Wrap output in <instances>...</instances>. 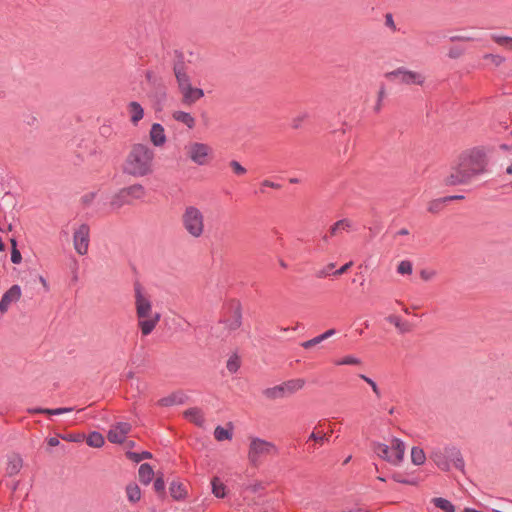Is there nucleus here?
<instances>
[{
    "mask_svg": "<svg viewBox=\"0 0 512 512\" xmlns=\"http://www.w3.org/2000/svg\"><path fill=\"white\" fill-rule=\"evenodd\" d=\"M343 512H369V511L366 509H363V508H352V509L344 510Z\"/></svg>",
    "mask_w": 512,
    "mask_h": 512,
    "instance_id": "64",
    "label": "nucleus"
},
{
    "mask_svg": "<svg viewBox=\"0 0 512 512\" xmlns=\"http://www.w3.org/2000/svg\"><path fill=\"white\" fill-rule=\"evenodd\" d=\"M175 59L173 62V72L177 81L178 89L191 85L190 76L186 71V64L184 61V55L180 51H175Z\"/></svg>",
    "mask_w": 512,
    "mask_h": 512,
    "instance_id": "10",
    "label": "nucleus"
},
{
    "mask_svg": "<svg viewBox=\"0 0 512 512\" xmlns=\"http://www.w3.org/2000/svg\"><path fill=\"white\" fill-rule=\"evenodd\" d=\"M182 226L193 238H200L204 233V215L196 206H187L181 216Z\"/></svg>",
    "mask_w": 512,
    "mask_h": 512,
    "instance_id": "5",
    "label": "nucleus"
},
{
    "mask_svg": "<svg viewBox=\"0 0 512 512\" xmlns=\"http://www.w3.org/2000/svg\"><path fill=\"white\" fill-rule=\"evenodd\" d=\"M47 443L49 446L51 447H55V446H58L60 445V441L57 437H50L47 439Z\"/></svg>",
    "mask_w": 512,
    "mask_h": 512,
    "instance_id": "61",
    "label": "nucleus"
},
{
    "mask_svg": "<svg viewBox=\"0 0 512 512\" xmlns=\"http://www.w3.org/2000/svg\"><path fill=\"white\" fill-rule=\"evenodd\" d=\"M128 109L130 112V120L134 125H137V123L143 118L144 116V109L141 106V104L137 101H132L128 105Z\"/></svg>",
    "mask_w": 512,
    "mask_h": 512,
    "instance_id": "21",
    "label": "nucleus"
},
{
    "mask_svg": "<svg viewBox=\"0 0 512 512\" xmlns=\"http://www.w3.org/2000/svg\"><path fill=\"white\" fill-rule=\"evenodd\" d=\"M276 454H278V449L272 442L259 437L251 439L248 460L252 466L257 467L261 463L262 458Z\"/></svg>",
    "mask_w": 512,
    "mask_h": 512,
    "instance_id": "8",
    "label": "nucleus"
},
{
    "mask_svg": "<svg viewBox=\"0 0 512 512\" xmlns=\"http://www.w3.org/2000/svg\"><path fill=\"white\" fill-rule=\"evenodd\" d=\"M409 234V230L407 228H402L396 232V236H406Z\"/></svg>",
    "mask_w": 512,
    "mask_h": 512,
    "instance_id": "63",
    "label": "nucleus"
},
{
    "mask_svg": "<svg viewBox=\"0 0 512 512\" xmlns=\"http://www.w3.org/2000/svg\"><path fill=\"white\" fill-rule=\"evenodd\" d=\"M146 195V189L142 184L135 183L119 189L110 200V207L119 210L125 205H131L135 200H141Z\"/></svg>",
    "mask_w": 512,
    "mask_h": 512,
    "instance_id": "6",
    "label": "nucleus"
},
{
    "mask_svg": "<svg viewBox=\"0 0 512 512\" xmlns=\"http://www.w3.org/2000/svg\"><path fill=\"white\" fill-rule=\"evenodd\" d=\"M359 377L364 380L370 387L371 389L373 390L375 396L380 399L382 397V393L377 385V383L371 379L370 377L364 375V374H359Z\"/></svg>",
    "mask_w": 512,
    "mask_h": 512,
    "instance_id": "38",
    "label": "nucleus"
},
{
    "mask_svg": "<svg viewBox=\"0 0 512 512\" xmlns=\"http://www.w3.org/2000/svg\"><path fill=\"white\" fill-rule=\"evenodd\" d=\"M23 466V459L19 455H13L9 457L6 473L8 476H14L18 474Z\"/></svg>",
    "mask_w": 512,
    "mask_h": 512,
    "instance_id": "20",
    "label": "nucleus"
},
{
    "mask_svg": "<svg viewBox=\"0 0 512 512\" xmlns=\"http://www.w3.org/2000/svg\"><path fill=\"white\" fill-rule=\"evenodd\" d=\"M135 306L138 317V326L143 336L152 333L160 321L161 315L156 312L152 314V303L144 293L140 284L135 285Z\"/></svg>",
    "mask_w": 512,
    "mask_h": 512,
    "instance_id": "3",
    "label": "nucleus"
},
{
    "mask_svg": "<svg viewBox=\"0 0 512 512\" xmlns=\"http://www.w3.org/2000/svg\"><path fill=\"white\" fill-rule=\"evenodd\" d=\"M374 452L383 460L397 466L403 460L405 444L401 439L393 438L391 446L384 443H375Z\"/></svg>",
    "mask_w": 512,
    "mask_h": 512,
    "instance_id": "7",
    "label": "nucleus"
},
{
    "mask_svg": "<svg viewBox=\"0 0 512 512\" xmlns=\"http://www.w3.org/2000/svg\"><path fill=\"white\" fill-rule=\"evenodd\" d=\"M260 489H262V484L260 482L250 484L246 487V490H249L252 493H257Z\"/></svg>",
    "mask_w": 512,
    "mask_h": 512,
    "instance_id": "57",
    "label": "nucleus"
},
{
    "mask_svg": "<svg viewBox=\"0 0 512 512\" xmlns=\"http://www.w3.org/2000/svg\"><path fill=\"white\" fill-rule=\"evenodd\" d=\"M334 267H335L334 263H329L324 268L318 270L315 275L317 278H320V279L325 278L331 274V271L334 269Z\"/></svg>",
    "mask_w": 512,
    "mask_h": 512,
    "instance_id": "47",
    "label": "nucleus"
},
{
    "mask_svg": "<svg viewBox=\"0 0 512 512\" xmlns=\"http://www.w3.org/2000/svg\"><path fill=\"white\" fill-rule=\"evenodd\" d=\"M335 364L338 366H340V365H359V364H361V359L356 356H353V355H348L340 360L335 361Z\"/></svg>",
    "mask_w": 512,
    "mask_h": 512,
    "instance_id": "40",
    "label": "nucleus"
},
{
    "mask_svg": "<svg viewBox=\"0 0 512 512\" xmlns=\"http://www.w3.org/2000/svg\"><path fill=\"white\" fill-rule=\"evenodd\" d=\"M488 163L487 152L483 147L465 150L451 163L443 183L446 186L470 184L487 172Z\"/></svg>",
    "mask_w": 512,
    "mask_h": 512,
    "instance_id": "1",
    "label": "nucleus"
},
{
    "mask_svg": "<svg viewBox=\"0 0 512 512\" xmlns=\"http://www.w3.org/2000/svg\"><path fill=\"white\" fill-rule=\"evenodd\" d=\"M492 38L497 44L512 50V37L493 35Z\"/></svg>",
    "mask_w": 512,
    "mask_h": 512,
    "instance_id": "41",
    "label": "nucleus"
},
{
    "mask_svg": "<svg viewBox=\"0 0 512 512\" xmlns=\"http://www.w3.org/2000/svg\"><path fill=\"white\" fill-rule=\"evenodd\" d=\"M433 504L445 512H455V506L447 499L436 497L432 499Z\"/></svg>",
    "mask_w": 512,
    "mask_h": 512,
    "instance_id": "34",
    "label": "nucleus"
},
{
    "mask_svg": "<svg viewBox=\"0 0 512 512\" xmlns=\"http://www.w3.org/2000/svg\"><path fill=\"white\" fill-rule=\"evenodd\" d=\"M335 333H336L335 329H329V330L325 331L324 333H322V336L326 340V339L330 338L331 336L335 335Z\"/></svg>",
    "mask_w": 512,
    "mask_h": 512,
    "instance_id": "62",
    "label": "nucleus"
},
{
    "mask_svg": "<svg viewBox=\"0 0 512 512\" xmlns=\"http://www.w3.org/2000/svg\"><path fill=\"white\" fill-rule=\"evenodd\" d=\"M127 498L131 503H136L141 498V490L137 484H129L126 486Z\"/></svg>",
    "mask_w": 512,
    "mask_h": 512,
    "instance_id": "32",
    "label": "nucleus"
},
{
    "mask_svg": "<svg viewBox=\"0 0 512 512\" xmlns=\"http://www.w3.org/2000/svg\"><path fill=\"white\" fill-rule=\"evenodd\" d=\"M22 291L18 284L12 285L2 296L0 300V312L6 313L12 303L19 301Z\"/></svg>",
    "mask_w": 512,
    "mask_h": 512,
    "instance_id": "15",
    "label": "nucleus"
},
{
    "mask_svg": "<svg viewBox=\"0 0 512 512\" xmlns=\"http://www.w3.org/2000/svg\"><path fill=\"white\" fill-rule=\"evenodd\" d=\"M413 271L412 263L408 260H403L398 264L397 272L399 274H408L410 275Z\"/></svg>",
    "mask_w": 512,
    "mask_h": 512,
    "instance_id": "44",
    "label": "nucleus"
},
{
    "mask_svg": "<svg viewBox=\"0 0 512 512\" xmlns=\"http://www.w3.org/2000/svg\"><path fill=\"white\" fill-rule=\"evenodd\" d=\"M96 196V192H90L82 197L84 204H90Z\"/></svg>",
    "mask_w": 512,
    "mask_h": 512,
    "instance_id": "58",
    "label": "nucleus"
},
{
    "mask_svg": "<svg viewBox=\"0 0 512 512\" xmlns=\"http://www.w3.org/2000/svg\"><path fill=\"white\" fill-rule=\"evenodd\" d=\"M385 25L391 28L393 31H396V25L393 20V16L391 13L386 14L385 16Z\"/></svg>",
    "mask_w": 512,
    "mask_h": 512,
    "instance_id": "55",
    "label": "nucleus"
},
{
    "mask_svg": "<svg viewBox=\"0 0 512 512\" xmlns=\"http://www.w3.org/2000/svg\"><path fill=\"white\" fill-rule=\"evenodd\" d=\"M212 149L208 144L194 142L189 146L188 156L192 162L199 166L207 163V157L211 154Z\"/></svg>",
    "mask_w": 512,
    "mask_h": 512,
    "instance_id": "12",
    "label": "nucleus"
},
{
    "mask_svg": "<svg viewBox=\"0 0 512 512\" xmlns=\"http://www.w3.org/2000/svg\"><path fill=\"white\" fill-rule=\"evenodd\" d=\"M310 117V113L306 110L299 112L296 116L291 119V127L293 129H299L302 127V123Z\"/></svg>",
    "mask_w": 512,
    "mask_h": 512,
    "instance_id": "35",
    "label": "nucleus"
},
{
    "mask_svg": "<svg viewBox=\"0 0 512 512\" xmlns=\"http://www.w3.org/2000/svg\"><path fill=\"white\" fill-rule=\"evenodd\" d=\"M184 403V395L181 393H172L158 401V405L163 407H170L177 404Z\"/></svg>",
    "mask_w": 512,
    "mask_h": 512,
    "instance_id": "24",
    "label": "nucleus"
},
{
    "mask_svg": "<svg viewBox=\"0 0 512 512\" xmlns=\"http://www.w3.org/2000/svg\"><path fill=\"white\" fill-rule=\"evenodd\" d=\"M484 58L490 59L496 66H500L505 61V58L498 54H487L484 56Z\"/></svg>",
    "mask_w": 512,
    "mask_h": 512,
    "instance_id": "49",
    "label": "nucleus"
},
{
    "mask_svg": "<svg viewBox=\"0 0 512 512\" xmlns=\"http://www.w3.org/2000/svg\"><path fill=\"white\" fill-rule=\"evenodd\" d=\"M309 440H314L319 443H324L325 441H328V438L326 435H320L315 432H312L309 436Z\"/></svg>",
    "mask_w": 512,
    "mask_h": 512,
    "instance_id": "53",
    "label": "nucleus"
},
{
    "mask_svg": "<svg viewBox=\"0 0 512 512\" xmlns=\"http://www.w3.org/2000/svg\"><path fill=\"white\" fill-rule=\"evenodd\" d=\"M229 166L237 176H242L247 173L246 168L242 166L241 163L238 162L237 160H231L229 162Z\"/></svg>",
    "mask_w": 512,
    "mask_h": 512,
    "instance_id": "45",
    "label": "nucleus"
},
{
    "mask_svg": "<svg viewBox=\"0 0 512 512\" xmlns=\"http://www.w3.org/2000/svg\"><path fill=\"white\" fill-rule=\"evenodd\" d=\"M89 242L90 228L88 224L83 223L74 231L73 234V245L75 251L81 256L86 255L88 253Z\"/></svg>",
    "mask_w": 512,
    "mask_h": 512,
    "instance_id": "11",
    "label": "nucleus"
},
{
    "mask_svg": "<svg viewBox=\"0 0 512 512\" xmlns=\"http://www.w3.org/2000/svg\"><path fill=\"white\" fill-rule=\"evenodd\" d=\"M444 197H445L447 203H449L451 201H454V200H462V199H464V195H461V194L449 195V196H444Z\"/></svg>",
    "mask_w": 512,
    "mask_h": 512,
    "instance_id": "60",
    "label": "nucleus"
},
{
    "mask_svg": "<svg viewBox=\"0 0 512 512\" xmlns=\"http://www.w3.org/2000/svg\"><path fill=\"white\" fill-rule=\"evenodd\" d=\"M150 139L154 146L160 147L166 142L164 127L159 123H154L150 130Z\"/></svg>",
    "mask_w": 512,
    "mask_h": 512,
    "instance_id": "17",
    "label": "nucleus"
},
{
    "mask_svg": "<svg viewBox=\"0 0 512 512\" xmlns=\"http://www.w3.org/2000/svg\"><path fill=\"white\" fill-rule=\"evenodd\" d=\"M154 158V150L147 144H133L123 162L122 172L135 178L148 176L153 172Z\"/></svg>",
    "mask_w": 512,
    "mask_h": 512,
    "instance_id": "2",
    "label": "nucleus"
},
{
    "mask_svg": "<svg viewBox=\"0 0 512 512\" xmlns=\"http://www.w3.org/2000/svg\"><path fill=\"white\" fill-rule=\"evenodd\" d=\"M353 228L351 220L344 218L335 222L329 229L330 236H337L342 232H348Z\"/></svg>",
    "mask_w": 512,
    "mask_h": 512,
    "instance_id": "18",
    "label": "nucleus"
},
{
    "mask_svg": "<svg viewBox=\"0 0 512 512\" xmlns=\"http://www.w3.org/2000/svg\"><path fill=\"white\" fill-rule=\"evenodd\" d=\"M131 430V425L127 422H118L108 432L107 438L111 443L121 444L124 442L127 434Z\"/></svg>",
    "mask_w": 512,
    "mask_h": 512,
    "instance_id": "14",
    "label": "nucleus"
},
{
    "mask_svg": "<svg viewBox=\"0 0 512 512\" xmlns=\"http://www.w3.org/2000/svg\"><path fill=\"white\" fill-rule=\"evenodd\" d=\"M172 117L175 121L182 123L188 129H193L196 123L195 118L189 113L185 111H174Z\"/></svg>",
    "mask_w": 512,
    "mask_h": 512,
    "instance_id": "19",
    "label": "nucleus"
},
{
    "mask_svg": "<svg viewBox=\"0 0 512 512\" xmlns=\"http://www.w3.org/2000/svg\"><path fill=\"white\" fill-rule=\"evenodd\" d=\"M61 438L63 440L69 441V442L78 443L84 439V435L79 434V433H73V434L63 435V436H61Z\"/></svg>",
    "mask_w": 512,
    "mask_h": 512,
    "instance_id": "48",
    "label": "nucleus"
},
{
    "mask_svg": "<svg viewBox=\"0 0 512 512\" xmlns=\"http://www.w3.org/2000/svg\"><path fill=\"white\" fill-rule=\"evenodd\" d=\"M283 386H284V389L287 393V395H292L294 394L295 392H297L298 390L302 389L305 385V380L303 379H292V380H288L284 383H282Z\"/></svg>",
    "mask_w": 512,
    "mask_h": 512,
    "instance_id": "27",
    "label": "nucleus"
},
{
    "mask_svg": "<svg viewBox=\"0 0 512 512\" xmlns=\"http://www.w3.org/2000/svg\"><path fill=\"white\" fill-rule=\"evenodd\" d=\"M169 492L171 497L175 500L184 499L187 493L185 486L182 483L176 481H173L170 484Z\"/></svg>",
    "mask_w": 512,
    "mask_h": 512,
    "instance_id": "26",
    "label": "nucleus"
},
{
    "mask_svg": "<svg viewBox=\"0 0 512 512\" xmlns=\"http://www.w3.org/2000/svg\"><path fill=\"white\" fill-rule=\"evenodd\" d=\"M182 95V103L191 106L204 97V91L201 88L192 87V84L179 90Z\"/></svg>",
    "mask_w": 512,
    "mask_h": 512,
    "instance_id": "16",
    "label": "nucleus"
},
{
    "mask_svg": "<svg viewBox=\"0 0 512 512\" xmlns=\"http://www.w3.org/2000/svg\"><path fill=\"white\" fill-rule=\"evenodd\" d=\"M184 415L198 426H202L205 422L203 412L197 407L187 409Z\"/></svg>",
    "mask_w": 512,
    "mask_h": 512,
    "instance_id": "25",
    "label": "nucleus"
},
{
    "mask_svg": "<svg viewBox=\"0 0 512 512\" xmlns=\"http://www.w3.org/2000/svg\"><path fill=\"white\" fill-rule=\"evenodd\" d=\"M138 474H139V481L143 485H148V484H150V482L153 479L154 471L150 464L143 463L139 467Z\"/></svg>",
    "mask_w": 512,
    "mask_h": 512,
    "instance_id": "22",
    "label": "nucleus"
},
{
    "mask_svg": "<svg viewBox=\"0 0 512 512\" xmlns=\"http://www.w3.org/2000/svg\"><path fill=\"white\" fill-rule=\"evenodd\" d=\"M386 321L393 324L400 333H407L411 330L409 323L402 321L399 316L389 315L386 317Z\"/></svg>",
    "mask_w": 512,
    "mask_h": 512,
    "instance_id": "28",
    "label": "nucleus"
},
{
    "mask_svg": "<svg viewBox=\"0 0 512 512\" xmlns=\"http://www.w3.org/2000/svg\"><path fill=\"white\" fill-rule=\"evenodd\" d=\"M153 488H154L155 492L158 493L159 495H164V493H165V482H164V478H163L162 474L158 475L156 477V479L154 480Z\"/></svg>",
    "mask_w": 512,
    "mask_h": 512,
    "instance_id": "43",
    "label": "nucleus"
},
{
    "mask_svg": "<svg viewBox=\"0 0 512 512\" xmlns=\"http://www.w3.org/2000/svg\"><path fill=\"white\" fill-rule=\"evenodd\" d=\"M386 78L396 80L405 85H423L425 77L417 71L409 70L405 67H399L393 71L386 73Z\"/></svg>",
    "mask_w": 512,
    "mask_h": 512,
    "instance_id": "9",
    "label": "nucleus"
},
{
    "mask_svg": "<svg viewBox=\"0 0 512 512\" xmlns=\"http://www.w3.org/2000/svg\"><path fill=\"white\" fill-rule=\"evenodd\" d=\"M73 410H74L73 407H61V408L50 409L49 415H61V414L72 412Z\"/></svg>",
    "mask_w": 512,
    "mask_h": 512,
    "instance_id": "50",
    "label": "nucleus"
},
{
    "mask_svg": "<svg viewBox=\"0 0 512 512\" xmlns=\"http://www.w3.org/2000/svg\"><path fill=\"white\" fill-rule=\"evenodd\" d=\"M325 339L323 338L322 334L310 339V340H307V341H304L301 346L305 349H309L321 342H323Z\"/></svg>",
    "mask_w": 512,
    "mask_h": 512,
    "instance_id": "46",
    "label": "nucleus"
},
{
    "mask_svg": "<svg viewBox=\"0 0 512 512\" xmlns=\"http://www.w3.org/2000/svg\"><path fill=\"white\" fill-rule=\"evenodd\" d=\"M227 370L230 373H236L240 368V358L237 354H233L229 357L226 364Z\"/></svg>",
    "mask_w": 512,
    "mask_h": 512,
    "instance_id": "37",
    "label": "nucleus"
},
{
    "mask_svg": "<svg viewBox=\"0 0 512 512\" xmlns=\"http://www.w3.org/2000/svg\"><path fill=\"white\" fill-rule=\"evenodd\" d=\"M232 436V431L222 426H217L214 430V437L217 441L231 440Z\"/></svg>",
    "mask_w": 512,
    "mask_h": 512,
    "instance_id": "36",
    "label": "nucleus"
},
{
    "mask_svg": "<svg viewBox=\"0 0 512 512\" xmlns=\"http://www.w3.org/2000/svg\"><path fill=\"white\" fill-rule=\"evenodd\" d=\"M263 395L265 397H267L268 399H272V400L280 399V398H284V397L288 396L284 389L283 384L276 385V386L270 387V388H266L265 390H263Z\"/></svg>",
    "mask_w": 512,
    "mask_h": 512,
    "instance_id": "23",
    "label": "nucleus"
},
{
    "mask_svg": "<svg viewBox=\"0 0 512 512\" xmlns=\"http://www.w3.org/2000/svg\"><path fill=\"white\" fill-rule=\"evenodd\" d=\"M420 276H421V278L423 280L428 281V280L432 279L435 276V272L434 271H429V270H422L420 272Z\"/></svg>",
    "mask_w": 512,
    "mask_h": 512,
    "instance_id": "56",
    "label": "nucleus"
},
{
    "mask_svg": "<svg viewBox=\"0 0 512 512\" xmlns=\"http://www.w3.org/2000/svg\"><path fill=\"white\" fill-rule=\"evenodd\" d=\"M429 458L442 471H450L454 466L464 472L465 461L459 448L456 446L435 447L430 452Z\"/></svg>",
    "mask_w": 512,
    "mask_h": 512,
    "instance_id": "4",
    "label": "nucleus"
},
{
    "mask_svg": "<svg viewBox=\"0 0 512 512\" xmlns=\"http://www.w3.org/2000/svg\"><path fill=\"white\" fill-rule=\"evenodd\" d=\"M22 261V255L18 249H11V262L14 264H20Z\"/></svg>",
    "mask_w": 512,
    "mask_h": 512,
    "instance_id": "51",
    "label": "nucleus"
},
{
    "mask_svg": "<svg viewBox=\"0 0 512 512\" xmlns=\"http://www.w3.org/2000/svg\"><path fill=\"white\" fill-rule=\"evenodd\" d=\"M27 411L30 414H47V415H49L50 408L35 407V408H29Z\"/></svg>",
    "mask_w": 512,
    "mask_h": 512,
    "instance_id": "54",
    "label": "nucleus"
},
{
    "mask_svg": "<svg viewBox=\"0 0 512 512\" xmlns=\"http://www.w3.org/2000/svg\"><path fill=\"white\" fill-rule=\"evenodd\" d=\"M212 493L217 498H224L226 495V486L220 481L218 477H214L211 481Z\"/></svg>",
    "mask_w": 512,
    "mask_h": 512,
    "instance_id": "33",
    "label": "nucleus"
},
{
    "mask_svg": "<svg viewBox=\"0 0 512 512\" xmlns=\"http://www.w3.org/2000/svg\"><path fill=\"white\" fill-rule=\"evenodd\" d=\"M86 443L90 447L101 448L104 445L105 440L100 432L93 431L86 438Z\"/></svg>",
    "mask_w": 512,
    "mask_h": 512,
    "instance_id": "29",
    "label": "nucleus"
},
{
    "mask_svg": "<svg viewBox=\"0 0 512 512\" xmlns=\"http://www.w3.org/2000/svg\"><path fill=\"white\" fill-rule=\"evenodd\" d=\"M411 461L414 465H423L426 461V455L422 448L414 446L411 449Z\"/></svg>",
    "mask_w": 512,
    "mask_h": 512,
    "instance_id": "30",
    "label": "nucleus"
},
{
    "mask_svg": "<svg viewBox=\"0 0 512 512\" xmlns=\"http://www.w3.org/2000/svg\"><path fill=\"white\" fill-rule=\"evenodd\" d=\"M230 317L221 320V323L225 324L226 329L229 331H235L242 325V307L237 301H233L229 305Z\"/></svg>",
    "mask_w": 512,
    "mask_h": 512,
    "instance_id": "13",
    "label": "nucleus"
},
{
    "mask_svg": "<svg viewBox=\"0 0 512 512\" xmlns=\"http://www.w3.org/2000/svg\"><path fill=\"white\" fill-rule=\"evenodd\" d=\"M353 265V262H347L343 266H341L339 269L332 272L334 276H339L347 272V270Z\"/></svg>",
    "mask_w": 512,
    "mask_h": 512,
    "instance_id": "52",
    "label": "nucleus"
},
{
    "mask_svg": "<svg viewBox=\"0 0 512 512\" xmlns=\"http://www.w3.org/2000/svg\"><path fill=\"white\" fill-rule=\"evenodd\" d=\"M261 184H262V186H265V187H270V188H275V189L280 188V184L272 182L270 180H264Z\"/></svg>",
    "mask_w": 512,
    "mask_h": 512,
    "instance_id": "59",
    "label": "nucleus"
},
{
    "mask_svg": "<svg viewBox=\"0 0 512 512\" xmlns=\"http://www.w3.org/2000/svg\"><path fill=\"white\" fill-rule=\"evenodd\" d=\"M128 457L132 461L139 463L144 459H150L152 457V454L149 451H143L141 453L137 452H128Z\"/></svg>",
    "mask_w": 512,
    "mask_h": 512,
    "instance_id": "39",
    "label": "nucleus"
},
{
    "mask_svg": "<svg viewBox=\"0 0 512 512\" xmlns=\"http://www.w3.org/2000/svg\"><path fill=\"white\" fill-rule=\"evenodd\" d=\"M447 204L445 197L437 198L428 203L427 210L432 214L441 212Z\"/></svg>",
    "mask_w": 512,
    "mask_h": 512,
    "instance_id": "31",
    "label": "nucleus"
},
{
    "mask_svg": "<svg viewBox=\"0 0 512 512\" xmlns=\"http://www.w3.org/2000/svg\"><path fill=\"white\" fill-rule=\"evenodd\" d=\"M392 479L401 484H407V485H416L417 479L416 478H407L404 477L401 473H395L392 475Z\"/></svg>",
    "mask_w": 512,
    "mask_h": 512,
    "instance_id": "42",
    "label": "nucleus"
}]
</instances>
